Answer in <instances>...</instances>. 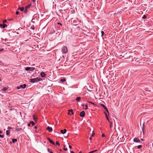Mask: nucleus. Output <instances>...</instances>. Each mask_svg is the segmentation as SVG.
Listing matches in <instances>:
<instances>
[{
	"mask_svg": "<svg viewBox=\"0 0 153 153\" xmlns=\"http://www.w3.org/2000/svg\"><path fill=\"white\" fill-rule=\"evenodd\" d=\"M81 99V98L80 97H77L76 98V100L79 102Z\"/></svg>",
	"mask_w": 153,
	"mask_h": 153,
	"instance_id": "4468645a",
	"label": "nucleus"
},
{
	"mask_svg": "<svg viewBox=\"0 0 153 153\" xmlns=\"http://www.w3.org/2000/svg\"><path fill=\"white\" fill-rule=\"evenodd\" d=\"M42 80V79H41L39 77H36L34 79H30V82L32 83H34L36 82H37L39 81H41Z\"/></svg>",
	"mask_w": 153,
	"mask_h": 153,
	"instance_id": "f257e3e1",
	"label": "nucleus"
},
{
	"mask_svg": "<svg viewBox=\"0 0 153 153\" xmlns=\"http://www.w3.org/2000/svg\"><path fill=\"white\" fill-rule=\"evenodd\" d=\"M34 125H32V126H33Z\"/></svg>",
	"mask_w": 153,
	"mask_h": 153,
	"instance_id": "e2e57ef3",
	"label": "nucleus"
},
{
	"mask_svg": "<svg viewBox=\"0 0 153 153\" xmlns=\"http://www.w3.org/2000/svg\"><path fill=\"white\" fill-rule=\"evenodd\" d=\"M141 140H142V141H144V139H141Z\"/></svg>",
	"mask_w": 153,
	"mask_h": 153,
	"instance_id": "6e6d98bb",
	"label": "nucleus"
},
{
	"mask_svg": "<svg viewBox=\"0 0 153 153\" xmlns=\"http://www.w3.org/2000/svg\"><path fill=\"white\" fill-rule=\"evenodd\" d=\"M7 89H8L7 88L4 87L1 90L2 91H6L7 90Z\"/></svg>",
	"mask_w": 153,
	"mask_h": 153,
	"instance_id": "a211bd4d",
	"label": "nucleus"
},
{
	"mask_svg": "<svg viewBox=\"0 0 153 153\" xmlns=\"http://www.w3.org/2000/svg\"><path fill=\"white\" fill-rule=\"evenodd\" d=\"M40 75L42 77H44L45 76L46 74L45 72H42L40 73Z\"/></svg>",
	"mask_w": 153,
	"mask_h": 153,
	"instance_id": "f8f14e48",
	"label": "nucleus"
},
{
	"mask_svg": "<svg viewBox=\"0 0 153 153\" xmlns=\"http://www.w3.org/2000/svg\"><path fill=\"white\" fill-rule=\"evenodd\" d=\"M33 119L36 122L37 120V118L36 117H35L34 115H33Z\"/></svg>",
	"mask_w": 153,
	"mask_h": 153,
	"instance_id": "4be33fe9",
	"label": "nucleus"
},
{
	"mask_svg": "<svg viewBox=\"0 0 153 153\" xmlns=\"http://www.w3.org/2000/svg\"><path fill=\"white\" fill-rule=\"evenodd\" d=\"M144 123H143V124L144 125Z\"/></svg>",
	"mask_w": 153,
	"mask_h": 153,
	"instance_id": "0e129e2a",
	"label": "nucleus"
},
{
	"mask_svg": "<svg viewBox=\"0 0 153 153\" xmlns=\"http://www.w3.org/2000/svg\"><path fill=\"white\" fill-rule=\"evenodd\" d=\"M48 151L50 153H53V152L52 151H50V149H48Z\"/></svg>",
	"mask_w": 153,
	"mask_h": 153,
	"instance_id": "58836bf2",
	"label": "nucleus"
},
{
	"mask_svg": "<svg viewBox=\"0 0 153 153\" xmlns=\"http://www.w3.org/2000/svg\"><path fill=\"white\" fill-rule=\"evenodd\" d=\"M7 135H8L10 134V131L9 130H7L6 131Z\"/></svg>",
	"mask_w": 153,
	"mask_h": 153,
	"instance_id": "412c9836",
	"label": "nucleus"
},
{
	"mask_svg": "<svg viewBox=\"0 0 153 153\" xmlns=\"http://www.w3.org/2000/svg\"><path fill=\"white\" fill-rule=\"evenodd\" d=\"M100 105L102 107L105 109V110L108 113H109V112L108 108L106 107L105 105L103 104H101Z\"/></svg>",
	"mask_w": 153,
	"mask_h": 153,
	"instance_id": "20e7f679",
	"label": "nucleus"
},
{
	"mask_svg": "<svg viewBox=\"0 0 153 153\" xmlns=\"http://www.w3.org/2000/svg\"><path fill=\"white\" fill-rule=\"evenodd\" d=\"M64 150L65 151H67L68 150V149L67 148H65V146H64Z\"/></svg>",
	"mask_w": 153,
	"mask_h": 153,
	"instance_id": "a19ab883",
	"label": "nucleus"
},
{
	"mask_svg": "<svg viewBox=\"0 0 153 153\" xmlns=\"http://www.w3.org/2000/svg\"><path fill=\"white\" fill-rule=\"evenodd\" d=\"M55 30H54V29H53L52 30H51V32L50 33V34H52L53 33H55Z\"/></svg>",
	"mask_w": 153,
	"mask_h": 153,
	"instance_id": "aec40b11",
	"label": "nucleus"
},
{
	"mask_svg": "<svg viewBox=\"0 0 153 153\" xmlns=\"http://www.w3.org/2000/svg\"><path fill=\"white\" fill-rule=\"evenodd\" d=\"M147 18V17L145 15H143V16L142 17V18L144 19H146Z\"/></svg>",
	"mask_w": 153,
	"mask_h": 153,
	"instance_id": "c85d7f7f",
	"label": "nucleus"
},
{
	"mask_svg": "<svg viewBox=\"0 0 153 153\" xmlns=\"http://www.w3.org/2000/svg\"><path fill=\"white\" fill-rule=\"evenodd\" d=\"M69 147L70 149H71L72 148V146L70 145H69Z\"/></svg>",
	"mask_w": 153,
	"mask_h": 153,
	"instance_id": "49530a36",
	"label": "nucleus"
},
{
	"mask_svg": "<svg viewBox=\"0 0 153 153\" xmlns=\"http://www.w3.org/2000/svg\"><path fill=\"white\" fill-rule=\"evenodd\" d=\"M2 132V131H0V134H1Z\"/></svg>",
	"mask_w": 153,
	"mask_h": 153,
	"instance_id": "4d7b16f0",
	"label": "nucleus"
},
{
	"mask_svg": "<svg viewBox=\"0 0 153 153\" xmlns=\"http://www.w3.org/2000/svg\"><path fill=\"white\" fill-rule=\"evenodd\" d=\"M105 136V135L104 134H102V137H103Z\"/></svg>",
	"mask_w": 153,
	"mask_h": 153,
	"instance_id": "de8ad7c7",
	"label": "nucleus"
},
{
	"mask_svg": "<svg viewBox=\"0 0 153 153\" xmlns=\"http://www.w3.org/2000/svg\"><path fill=\"white\" fill-rule=\"evenodd\" d=\"M0 65H3V63H2L1 61L0 60Z\"/></svg>",
	"mask_w": 153,
	"mask_h": 153,
	"instance_id": "ea45409f",
	"label": "nucleus"
},
{
	"mask_svg": "<svg viewBox=\"0 0 153 153\" xmlns=\"http://www.w3.org/2000/svg\"><path fill=\"white\" fill-rule=\"evenodd\" d=\"M30 6H31V4H29V5L26 6L25 7V8H26L27 9V8H29L30 7Z\"/></svg>",
	"mask_w": 153,
	"mask_h": 153,
	"instance_id": "f3484780",
	"label": "nucleus"
},
{
	"mask_svg": "<svg viewBox=\"0 0 153 153\" xmlns=\"http://www.w3.org/2000/svg\"><path fill=\"white\" fill-rule=\"evenodd\" d=\"M35 15H34L33 16V18H32V20H31V22H33V23H34L35 22H34V21H33V20L35 19Z\"/></svg>",
	"mask_w": 153,
	"mask_h": 153,
	"instance_id": "5701e85b",
	"label": "nucleus"
},
{
	"mask_svg": "<svg viewBox=\"0 0 153 153\" xmlns=\"http://www.w3.org/2000/svg\"><path fill=\"white\" fill-rule=\"evenodd\" d=\"M30 125H28V126L29 127L30 126Z\"/></svg>",
	"mask_w": 153,
	"mask_h": 153,
	"instance_id": "052dcab7",
	"label": "nucleus"
},
{
	"mask_svg": "<svg viewBox=\"0 0 153 153\" xmlns=\"http://www.w3.org/2000/svg\"><path fill=\"white\" fill-rule=\"evenodd\" d=\"M101 36H103V35L105 33H104V32L103 31H101Z\"/></svg>",
	"mask_w": 153,
	"mask_h": 153,
	"instance_id": "2f4dec72",
	"label": "nucleus"
},
{
	"mask_svg": "<svg viewBox=\"0 0 153 153\" xmlns=\"http://www.w3.org/2000/svg\"><path fill=\"white\" fill-rule=\"evenodd\" d=\"M97 150H95L94 151H91L89 153H93L94 152H97Z\"/></svg>",
	"mask_w": 153,
	"mask_h": 153,
	"instance_id": "7c9ffc66",
	"label": "nucleus"
},
{
	"mask_svg": "<svg viewBox=\"0 0 153 153\" xmlns=\"http://www.w3.org/2000/svg\"><path fill=\"white\" fill-rule=\"evenodd\" d=\"M82 106L84 107V104H83V105H82Z\"/></svg>",
	"mask_w": 153,
	"mask_h": 153,
	"instance_id": "13d9d810",
	"label": "nucleus"
},
{
	"mask_svg": "<svg viewBox=\"0 0 153 153\" xmlns=\"http://www.w3.org/2000/svg\"><path fill=\"white\" fill-rule=\"evenodd\" d=\"M7 26V25L6 24H0V27L3 28H4L6 27Z\"/></svg>",
	"mask_w": 153,
	"mask_h": 153,
	"instance_id": "423d86ee",
	"label": "nucleus"
},
{
	"mask_svg": "<svg viewBox=\"0 0 153 153\" xmlns=\"http://www.w3.org/2000/svg\"><path fill=\"white\" fill-rule=\"evenodd\" d=\"M71 153H74V152L73 151H71Z\"/></svg>",
	"mask_w": 153,
	"mask_h": 153,
	"instance_id": "864d4df0",
	"label": "nucleus"
},
{
	"mask_svg": "<svg viewBox=\"0 0 153 153\" xmlns=\"http://www.w3.org/2000/svg\"><path fill=\"white\" fill-rule=\"evenodd\" d=\"M35 69V68L34 67H26L25 68V70L26 71H33Z\"/></svg>",
	"mask_w": 153,
	"mask_h": 153,
	"instance_id": "7ed1b4c3",
	"label": "nucleus"
},
{
	"mask_svg": "<svg viewBox=\"0 0 153 153\" xmlns=\"http://www.w3.org/2000/svg\"><path fill=\"white\" fill-rule=\"evenodd\" d=\"M88 102H89V103H91V104H93V105H94V104H94V103H93V102H91V101H88Z\"/></svg>",
	"mask_w": 153,
	"mask_h": 153,
	"instance_id": "4c0bfd02",
	"label": "nucleus"
},
{
	"mask_svg": "<svg viewBox=\"0 0 153 153\" xmlns=\"http://www.w3.org/2000/svg\"><path fill=\"white\" fill-rule=\"evenodd\" d=\"M145 128V125H143V126L142 128V130L143 131V134H144V129Z\"/></svg>",
	"mask_w": 153,
	"mask_h": 153,
	"instance_id": "2eb2a0df",
	"label": "nucleus"
},
{
	"mask_svg": "<svg viewBox=\"0 0 153 153\" xmlns=\"http://www.w3.org/2000/svg\"><path fill=\"white\" fill-rule=\"evenodd\" d=\"M47 139L50 143H51L53 145L55 144V143L52 140H51L50 138L48 137V138H47Z\"/></svg>",
	"mask_w": 153,
	"mask_h": 153,
	"instance_id": "1a4fd4ad",
	"label": "nucleus"
},
{
	"mask_svg": "<svg viewBox=\"0 0 153 153\" xmlns=\"http://www.w3.org/2000/svg\"><path fill=\"white\" fill-rule=\"evenodd\" d=\"M35 124V123L33 121H30L27 124Z\"/></svg>",
	"mask_w": 153,
	"mask_h": 153,
	"instance_id": "b1692460",
	"label": "nucleus"
},
{
	"mask_svg": "<svg viewBox=\"0 0 153 153\" xmlns=\"http://www.w3.org/2000/svg\"><path fill=\"white\" fill-rule=\"evenodd\" d=\"M134 141L136 143H139L140 142V140L137 138H135L134 139Z\"/></svg>",
	"mask_w": 153,
	"mask_h": 153,
	"instance_id": "6e6552de",
	"label": "nucleus"
},
{
	"mask_svg": "<svg viewBox=\"0 0 153 153\" xmlns=\"http://www.w3.org/2000/svg\"><path fill=\"white\" fill-rule=\"evenodd\" d=\"M56 145H57L59 146L60 145V144L59 143L58 141L56 142Z\"/></svg>",
	"mask_w": 153,
	"mask_h": 153,
	"instance_id": "72a5a7b5",
	"label": "nucleus"
},
{
	"mask_svg": "<svg viewBox=\"0 0 153 153\" xmlns=\"http://www.w3.org/2000/svg\"><path fill=\"white\" fill-rule=\"evenodd\" d=\"M94 133H93L91 135V137H93L94 136Z\"/></svg>",
	"mask_w": 153,
	"mask_h": 153,
	"instance_id": "a18cd8bd",
	"label": "nucleus"
},
{
	"mask_svg": "<svg viewBox=\"0 0 153 153\" xmlns=\"http://www.w3.org/2000/svg\"><path fill=\"white\" fill-rule=\"evenodd\" d=\"M68 111V115H71L74 114V112L72 109L69 110Z\"/></svg>",
	"mask_w": 153,
	"mask_h": 153,
	"instance_id": "0eeeda50",
	"label": "nucleus"
},
{
	"mask_svg": "<svg viewBox=\"0 0 153 153\" xmlns=\"http://www.w3.org/2000/svg\"><path fill=\"white\" fill-rule=\"evenodd\" d=\"M85 109L87 110L88 109V105L87 104L85 105Z\"/></svg>",
	"mask_w": 153,
	"mask_h": 153,
	"instance_id": "c9c22d12",
	"label": "nucleus"
},
{
	"mask_svg": "<svg viewBox=\"0 0 153 153\" xmlns=\"http://www.w3.org/2000/svg\"><path fill=\"white\" fill-rule=\"evenodd\" d=\"M60 81L62 82H64L66 81V79L65 78L61 79L60 80Z\"/></svg>",
	"mask_w": 153,
	"mask_h": 153,
	"instance_id": "a878e982",
	"label": "nucleus"
},
{
	"mask_svg": "<svg viewBox=\"0 0 153 153\" xmlns=\"http://www.w3.org/2000/svg\"><path fill=\"white\" fill-rule=\"evenodd\" d=\"M30 28H31V29H32L33 30H34V29H35V28H34V26L33 25V26H31V27H30Z\"/></svg>",
	"mask_w": 153,
	"mask_h": 153,
	"instance_id": "f704fd0d",
	"label": "nucleus"
},
{
	"mask_svg": "<svg viewBox=\"0 0 153 153\" xmlns=\"http://www.w3.org/2000/svg\"><path fill=\"white\" fill-rule=\"evenodd\" d=\"M152 146L153 147V143L152 144Z\"/></svg>",
	"mask_w": 153,
	"mask_h": 153,
	"instance_id": "338daca9",
	"label": "nucleus"
},
{
	"mask_svg": "<svg viewBox=\"0 0 153 153\" xmlns=\"http://www.w3.org/2000/svg\"><path fill=\"white\" fill-rule=\"evenodd\" d=\"M16 130L17 131H20V130H21L22 129V128H17V127H16Z\"/></svg>",
	"mask_w": 153,
	"mask_h": 153,
	"instance_id": "bb28decb",
	"label": "nucleus"
},
{
	"mask_svg": "<svg viewBox=\"0 0 153 153\" xmlns=\"http://www.w3.org/2000/svg\"><path fill=\"white\" fill-rule=\"evenodd\" d=\"M90 137V138H89V139H90V140H91L92 139V137Z\"/></svg>",
	"mask_w": 153,
	"mask_h": 153,
	"instance_id": "603ef678",
	"label": "nucleus"
},
{
	"mask_svg": "<svg viewBox=\"0 0 153 153\" xmlns=\"http://www.w3.org/2000/svg\"><path fill=\"white\" fill-rule=\"evenodd\" d=\"M18 9L20 10L21 11H22L24 10V8L23 7H19L18 8Z\"/></svg>",
	"mask_w": 153,
	"mask_h": 153,
	"instance_id": "dca6fc26",
	"label": "nucleus"
},
{
	"mask_svg": "<svg viewBox=\"0 0 153 153\" xmlns=\"http://www.w3.org/2000/svg\"><path fill=\"white\" fill-rule=\"evenodd\" d=\"M7 22V21L6 20H4L3 21V23L4 24Z\"/></svg>",
	"mask_w": 153,
	"mask_h": 153,
	"instance_id": "e433bc0d",
	"label": "nucleus"
},
{
	"mask_svg": "<svg viewBox=\"0 0 153 153\" xmlns=\"http://www.w3.org/2000/svg\"><path fill=\"white\" fill-rule=\"evenodd\" d=\"M142 147V146L141 145H139L137 146V148H138V149H140Z\"/></svg>",
	"mask_w": 153,
	"mask_h": 153,
	"instance_id": "473e14b6",
	"label": "nucleus"
},
{
	"mask_svg": "<svg viewBox=\"0 0 153 153\" xmlns=\"http://www.w3.org/2000/svg\"><path fill=\"white\" fill-rule=\"evenodd\" d=\"M37 128V126H34V127L33 128L34 129H36L35 131H36V132H38V131H37V129H36Z\"/></svg>",
	"mask_w": 153,
	"mask_h": 153,
	"instance_id": "cd10ccee",
	"label": "nucleus"
},
{
	"mask_svg": "<svg viewBox=\"0 0 153 153\" xmlns=\"http://www.w3.org/2000/svg\"><path fill=\"white\" fill-rule=\"evenodd\" d=\"M105 116H106V118L108 120H109V118L108 117V115L106 114V113L105 112Z\"/></svg>",
	"mask_w": 153,
	"mask_h": 153,
	"instance_id": "c756f323",
	"label": "nucleus"
},
{
	"mask_svg": "<svg viewBox=\"0 0 153 153\" xmlns=\"http://www.w3.org/2000/svg\"><path fill=\"white\" fill-rule=\"evenodd\" d=\"M111 125L110 126V127L111 128Z\"/></svg>",
	"mask_w": 153,
	"mask_h": 153,
	"instance_id": "680f3d73",
	"label": "nucleus"
},
{
	"mask_svg": "<svg viewBox=\"0 0 153 153\" xmlns=\"http://www.w3.org/2000/svg\"><path fill=\"white\" fill-rule=\"evenodd\" d=\"M12 141L13 143H14L17 141V140L16 139H12Z\"/></svg>",
	"mask_w": 153,
	"mask_h": 153,
	"instance_id": "6ab92c4d",
	"label": "nucleus"
},
{
	"mask_svg": "<svg viewBox=\"0 0 153 153\" xmlns=\"http://www.w3.org/2000/svg\"><path fill=\"white\" fill-rule=\"evenodd\" d=\"M36 0H32L33 1V2H35Z\"/></svg>",
	"mask_w": 153,
	"mask_h": 153,
	"instance_id": "5fc2aeb1",
	"label": "nucleus"
},
{
	"mask_svg": "<svg viewBox=\"0 0 153 153\" xmlns=\"http://www.w3.org/2000/svg\"><path fill=\"white\" fill-rule=\"evenodd\" d=\"M16 15H18L19 14V12L18 11H16Z\"/></svg>",
	"mask_w": 153,
	"mask_h": 153,
	"instance_id": "c03bdc74",
	"label": "nucleus"
},
{
	"mask_svg": "<svg viewBox=\"0 0 153 153\" xmlns=\"http://www.w3.org/2000/svg\"><path fill=\"white\" fill-rule=\"evenodd\" d=\"M21 88L20 87V86H18L16 87V88L17 89H19L20 88Z\"/></svg>",
	"mask_w": 153,
	"mask_h": 153,
	"instance_id": "79ce46f5",
	"label": "nucleus"
},
{
	"mask_svg": "<svg viewBox=\"0 0 153 153\" xmlns=\"http://www.w3.org/2000/svg\"><path fill=\"white\" fill-rule=\"evenodd\" d=\"M20 86L21 88L24 89L26 87V84H24L20 85Z\"/></svg>",
	"mask_w": 153,
	"mask_h": 153,
	"instance_id": "9d476101",
	"label": "nucleus"
},
{
	"mask_svg": "<svg viewBox=\"0 0 153 153\" xmlns=\"http://www.w3.org/2000/svg\"><path fill=\"white\" fill-rule=\"evenodd\" d=\"M24 12L26 14H27L28 12V10L27 9L25 8V10L24 11Z\"/></svg>",
	"mask_w": 153,
	"mask_h": 153,
	"instance_id": "393cba45",
	"label": "nucleus"
},
{
	"mask_svg": "<svg viewBox=\"0 0 153 153\" xmlns=\"http://www.w3.org/2000/svg\"><path fill=\"white\" fill-rule=\"evenodd\" d=\"M4 137V136L3 135H1L0 134V137L1 138H3Z\"/></svg>",
	"mask_w": 153,
	"mask_h": 153,
	"instance_id": "37998d69",
	"label": "nucleus"
},
{
	"mask_svg": "<svg viewBox=\"0 0 153 153\" xmlns=\"http://www.w3.org/2000/svg\"><path fill=\"white\" fill-rule=\"evenodd\" d=\"M60 131L61 133H62L63 134H64L66 133L67 130L66 129H64V130H61Z\"/></svg>",
	"mask_w": 153,
	"mask_h": 153,
	"instance_id": "9b49d317",
	"label": "nucleus"
},
{
	"mask_svg": "<svg viewBox=\"0 0 153 153\" xmlns=\"http://www.w3.org/2000/svg\"><path fill=\"white\" fill-rule=\"evenodd\" d=\"M46 129L48 130L49 132H51L52 131V128L50 127H48Z\"/></svg>",
	"mask_w": 153,
	"mask_h": 153,
	"instance_id": "ddd939ff",
	"label": "nucleus"
},
{
	"mask_svg": "<svg viewBox=\"0 0 153 153\" xmlns=\"http://www.w3.org/2000/svg\"><path fill=\"white\" fill-rule=\"evenodd\" d=\"M79 153H81V152H79Z\"/></svg>",
	"mask_w": 153,
	"mask_h": 153,
	"instance_id": "69168bd1",
	"label": "nucleus"
},
{
	"mask_svg": "<svg viewBox=\"0 0 153 153\" xmlns=\"http://www.w3.org/2000/svg\"><path fill=\"white\" fill-rule=\"evenodd\" d=\"M57 24H59V25H60L61 26L62 25V24L61 23H57Z\"/></svg>",
	"mask_w": 153,
	"mask_h": 153,
	"instance_id": "8fccbe9b",
	"label": "nucleus"
},
{
	"mask_svg": "<svg viewBox=\"0 0 153 153\" xmlns=\"http://www.w3.org/2000/svg\"><path fill=\"white\" fill-rule=\"evenodd\" d=\"M8 128L9 129H11L12 128L9 127H8Z\"/></svg>",
	"mask_w": 153,
	"mask_h": 153,
	"instance_id": "3c124183",
	"label": "nucleus"
},
{
	"mask_svg": "<svg viewBox=\"0 0 153 153\" xmlns=\"http://www.w3.org/2000/svg\"><path fill=\"white\" fill-rule=\"evenodd\" d=\"M4 50V49H3V48H2V49H1L0 50V51H3Z\"/></svg>",
	"mask_w": 153,
	"mask_h": 153,
	"instance_id": "09e8293b",
	"label": "nucleus"
},
{
	"mask_svg": "<svg viewBox=\"0 0 153 153\" xmlns=\"http://www.w3.org/2000/svg\"><path fill=\"white\" fill-rule=\"evenodd\" d=\"M13 20L12 19H10V21H11V20Z\"/></svg>",
	"mask_w": 153,
	"mask_h": 153,
	"instance_id": "bf43d9fd",
	"label": "nucleus"
},
{
	"mask_svg": "<svg viewBox=\"0 0 153 153\" xmlns=\"http://www.w3.org/2000/svg\"><path fill=\"white\" fill-rule=\"evenodd\" d=\"M68 51V49L67 47L65 46H63L62 48V52L63 54H65Z\"/></svg>",
	"mask_w": 153,
	"mask_h": 153,
	"instance_id": "f03ea898",
	"label": "nucleus"
},
{
	"mask_svg": "<svg viewBox=\"0 0 153 153\" xmlns=\"http://www.w3.org/2000/svg\"><path fill=\"white\" fill-rule=\"evenodd\" d=\"M85 112L84 111H82L79 114L80 116L82 117H85Z\"/></svg>",
	"mask_w": 153,
	"mask_h": 153,
	"instance_id": "39448f33",
	"label": "nucleus"
}]
</instances>
